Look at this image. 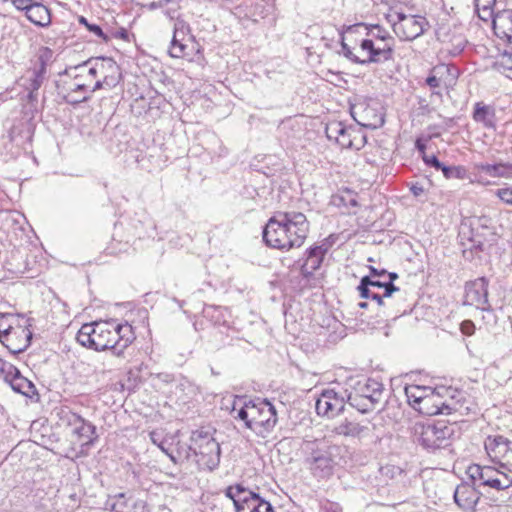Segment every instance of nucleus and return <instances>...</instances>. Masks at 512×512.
<instances>
[{
    "mask_svg": "<svg viewBox=\"0 0 512 512\" xmlns=\"http://www.w3.org/2000/svg\"><path fill=\"white\" fill-rule=\"evenodd\" d=\"M72 433L82 445H91L97 439L96 427L81 417L77 425L72 426Z\"/></svg>",
    "mask_w": 512,
    "mask_h": 512,
    "instance_id": "393cba45",
    "label": "nucleus"
},
{
    "mask_svg": "<svg viewBox=\"0 0 512 512\" xmlns=\"http://www.w3.org/2000/svg\"><path fill=\"white\" fill-rule=\"evenodd\" d=\"M91 64V61H87L79 66H76L72 69L73 72L83 73L84 78L86 77H96L99 72H102L105 68V65L108 66V69H110L113 72L118 71V67L116 66L115 62H113L111 59H100L95 62L93 66L89 65Z\"/></svg>",
    "mask_w": 512,
    "mask_h": 512,
    "instance_id": "b1692460",
    "label": "nucleus"
},
{
    "mask_svg": "<svg viewBox=\"0 0 512 512\" xmlns=\"http://www.w3.org/2000/svg\"><path fill=\"white\" fill-rule=\"evenodd\" d=\"M477 485L463 482L459 484L454 492L455 503L465 511L474 512L480 500L481 493L476 489Z\"/></svg>",
    "mask_w": 512,
    "mask_h": 512,
    "instance_id": "aec40b11",
    "label": "nucleus"
},
{
    "mask_svg": "<svg viewBox=\"0 0 512 512\" xmlns=\"http://www.w3.org/2000/svg\"><path fill=\"white\" fill-rule=\"evenodd\" d=\"M326 136L330 140H335L342 148L359 149L365 141V136H361L359 143H355L356 131L351 127L345 126L340 121H332L326 126Z\"/></svg>",
    "mask_w": 512,
    "mask_h": 512,
    "instance_id": "f3484780",
    "label": "nucleus"
},
{
    "mask_svg": "<svg viewBox=\"0 0 512 512\" xmlns=\"http://www.w3.org/2000/svg\"><path fill=\"white\" fill-rule=\"evenodd\" d=\"M29 319L25 320V325H18V329L9 333L7 339H0V342L8 349L12 354H18L25 351L31 342L32 332L28 329Z\"/></svg>",
    "mask_w": 512,
    "mask_h": 512,
    "instance_id": "a211bd4d",
    "label": "nucleus"
},
{
    "mask_svg": "<svg viewBox=\"0 0 512 512\" xmlns=\"http://www.w3.org/2000/svg\"><path fill=\"white\" fill-rule=\"evenodd\" d=\"M118 82V78L114 77V76H105L103 78V80H98L96 81L95 85L90 89V87L88 88V92L89 94L91 95L93 92H95L96 90H99L103 87H114Z\"/></svg>",
    "mask_w": 512,
    "mask_h": 512,
    "instance_id": "a19ab883",
    "label": "nucleus"
},
{
    "mask_svg": "<svg viewBox=\"0 0 512 512\" xmlns=\"http://www.w3.org/2000/svg\"><path fill=\"white\" fill-rule=\"evenodd\" d=\"M309 233V222L301 212H277L263 230V240L275 249L290 250L301 247Z\"/></svg>",
    "mask_w": 512,
    "mask_h": 512,
    "instance_id": "f03ea898",
    "label": "nucleus"
},
{
    "mask_svg": "<svg viewBox=\"0 0 512 512\" xmlns=\"http://www.w3.org/2000/svg\"><path fill=\"white\" fill-rule=\"evenodd\" d=\"M426 84L430 88H438L442 84V80L438 77V75L432 69L430 75L426 79Z\"/></svg>",
    "mask_w": 512,
    "mask_h": 512,
    "instance_id": "09e8293b",
    "label": "nucleus"
},
{
    "mask_svg": "<svg viewBox=\"0 0 512 512\" xmlns=\"http://www.w3.org/2000/svg\"><path fill=\"white\" fill-rule=\"evenodd\" d=\"M498 464L500 467L512 473V448Z\"/></svg>",
    "mask_w": 512,
    "mask_h": 512,
    "instance_id": "603ef678",
    "label": "nucleus"
},
{
    "mask_svg": "<svg viewBox=\"0 0 512 512\" xmlns=\"http://www.w3.org/2000/svg\"><path fill=\"white\" fill-rule=\"evenodd\" d=\"M464 305L474 306L482 311H491L488 300V280L479 277L465 285Z\"/></svg>",
    "mask_w": 512,
    "mask_h": 512,
    "instance_id": "dca6fc26",
    "label": "nucleus"
},
{
    "mask_svg": "<svg viewBox=\"0 0 512 512\" xmlns=\"http://www.w3.org/2000/svg\"><path fill=\"white\" fill-rule=\"evenodd\" d=\"M357 289L361 298L373 300L378 307L386 306L385 299L399 291L393 283L374 280L370 276L362 277Z\"/></svg>",
    "mask_w": 512,
    "mask_h": 512,
    "instance_id": "4468645a",
    "label": "nucleus"
},
{
    "mask_svg": "<svg viewBox=\"0 0 512 512\" xmlns=\"http://www.w3.org/2000/svg\"><path fill=\"white\" fill-rule=\"evenodd\" d=\"M410 191L414 196L418 197L424 193V188L422 185H419L418 183H416V184L411 185Z\"/></svg>",
    "mask_w": 512,
    "mask_h": 512,
    "instance_id": "6e6d98bb",
    "label": "nucleus"
},
{
    "mask_svg": "<svg viewBox=\"0 0 512 512\" xmlns=\"http://www.w3.org/2000/svg\"><path fill=\"white\" fill-rule=\"evenodd\" d=\"M393 31L400 40L412 41L424 33L425 18L394 12L389 15Z\"/></svg>",
    "mask_w": 512,
    "mask_h": 512,
    "instance_id": "ddd939ff",
    "label": "nucleus"
},
{
    "mask_svg": "<svg viewBox=\"0 0 512 512\" xmlns=\"http://www.w3.org/2000/svg\"><path fill=\"white\" fill-rule=\"evenodd\" d=\"M496 195L505 204L512 206V188L511 187H505V188L498 189L496 191Z\"/></svg>",
    "mask_w": 512,
    "mask_h": 512,
    "instance_id": "c03bdc74",
    "label": "nucleus"
},
{
    "mask_svg": "<svg viewBox=\"0 0 512 512\" xmlns=\"http://www.w3.org/2000/svg\"><path fill=\"white\" fill-rule=\"evenodd\" d=\"M340 510L341 509L337 504L331 503L328 507L325 508L324 512H340Z\"/></svg>",
    "mask_w": 512,
    "mask_h": 512,
    "instance_id": "680f3d73",
    "label": "nucleus"
},
{
    "mask_svg": "<svg viewBox=\"0 0 512 512\" xmlns=\"http://www.w3.org/2000/svg\"><path fill=\"white\" fill-rule=\"evenodd\" d=\"M46 77L47 71H44L43 69L41 70L37 67H33L28 71L29 84L27 85V89L29 90L30 97H33V93L38 91Z\"/></svg>",
    "mask_w": 512,
    "mask_h": 512,
    "instance_id": "7c9ffc66",
    "label": "nucleus"
},
{
    "mask_svg": "<svg viewBox=\"0 0 512 512\" xmlns=\"http://www.w3.org/2000/svg\"><path fill=\"white\" fill-rule=\"evenodd\" d=\"M492 18L495 34L499 38L512 41V12L503 11Z\"/></svg>",
    "mask_w": 512,
    "mask_h": 512,
    "instance_id": "5701e85b",
    "label": "nucleus"
},
{
    "mask_svg": "<svg viewBox=\"0 0 512 512\" xmlns=\"http://www.w3.org/2000/svg\"><path fill=\"white\" fill-rule=\"evenodd\" d=\"M466 474L474 485L489 487L502 491L512 487V477L493 466L472 464L468 466Z\"/></svg>",
    "mask_w": 512,
    "mask_h": 512,
    "instance_id": "1a4fd4ad",
    "label": "nucleus"
},
{
    "mask_svg": "<svg viewBox=\"0 0 512 512\" xmlns=\"http://www.w3.org/2000/svg\"><path fill=\"white\" fill-rule=\"evenodd\" d=\"M495 3L496 0H475V7L478 16L484 21H487L488 19L492 18Z\"/></svg>",
    "mask_w": 512,
    "mask_h": 512,
    "instance_id": "c9c22d12",
    "label": "nucleus"
},
{
    "mask_svg": "<svg viewBox=\"0 0 512 512\" xmlns=\"http://www.w3.org/2000/svg\"><path fill=\"white\" fill-rule=\"evenodd\" d=\"M350 113L360 126L368 129H377L385 122L383 107L374 98L356 99L350 106Z\"/></svg>",
    "mask_w": 512,
    "mask_h": 512,
    "instance_id": "9d476101",
    "label": "nucleus"
},
{
    "mask_svg": "<svg viewBox=\"0 0 512 512\" xmlns=\"http://www.w3.org/2000/svg\"><path fill=\"white\" fill-rule=\"evenodd\" d=\"M18 325H25L23 317L10 313H0V339L8 340L9 333L18 329Z\"/></svg>",
    "mask_w": 512,
    "mask_h": 512,
    "instance_id": "cd10ccee",
    "label": "nucleus"
},
{
    "mask_svg": "<svg viewBox=\"0 0 512 512\" xmlns=\"http://www.w3.org/2000/svg\"><path fill=\"white\" fill-rule=\"evenodd\" d=\"M484 447L490 459L499 463L512 449V441L502 435H490L485 439Z\"/></svg>",
    "mask_w": 512,
    "mask_h": 512,
    "instance_id": "412c9836",
    "label": "nucleus"
},
{
    "mask_svg": "<svg viewBox=\"0 0 512 512\" xmlns=\"http://www.w3.org/2000/svg\"><path fill=\"white\" fill-rule=\"evenodd\" d=\"M19 373L20 371L14 365L9 363L6 365L5 371L0 374L3 376L4 380L10 384L12 382V378H15Z\"/></svg>",
    "mask_w": 512,
    "mask_h": 512,
    "instance_id": "49530a36",
    "label": "nucleus"
},
{
    "mask_svg": "<svg viewBox=\"0 0 512 512\" xmlns=\"http://www.w3.org/2000/svg\"><path fill=\"white\" fill-rule=\"evenodd\" d=\"M369 269H370V274H371L372 277H383L387 273L385 269H380L379 270V269H377V268H375L373 266H370Z\"/></svg>",
    "mask_w": 512,
    "mask_h": 512,
    "instance_id": "4d7b16f0",
    "label": "nucleus"
},
{
    "mask_svg": "<svg viewBox=\"0 0 512 512\" xmlns=\"http://www.w3.org/2000/svg\"><path fill=\"white\" fill-rule=\"evenodd\" d=\"M441 171L447 179H464L466 177V169L462 166H445L441 168Z\"/></svg>",
    "mask_w": 512,
    "mask_h": 512,
    "instance_id": "58836bf2",
    "label": "nucleus"
},
{
    "mask_svg": "<svg viewBox=\"0 0 512 512\" xmlns=\"http://www.w3.org/2000/svg\"><path fill=\"white\" fill-rule=\"evenodd\" d=\"M17 10L27 11L35 2L34 0H11Z\"/></svg>",
    "mask_w": 512,
    "mask_h": 512,
    "instance_id": "8fccbe9b",
    "label": "nucleus"
},
{
    "mask_svg": "<svg viewBox=\"0 0 512 512\" xmlns=\"http://www.w3.org/2000/svg\"><path fill=\"white\" fill-rule=\"evenodd\" d=\"M26 17L35 25L47 27L51 23L50 10L40 2H35L26 12Z\"/></svg>",
    "mask_w": 512,
    "mask_h": 512,
    "instance_id": "a878e982",
    "label": "nucleus"
},
{
    "mask_svg": "<svg viewBox=\"0 0 512 512\" xmlns=\"http://www.w3.org/2000/svg\"><path fill=\"white\" fill-rule=\"evenodd\" d=\"M321 253V250H316L313 246L306 250V259L301 266V273L304 277L311 276L320 268L324 259Z\"/></svg>",
    "mask_w": 512,
    "mask_h": 512,
    "instance_id": "bb28decb",
    "label": "nucleus"
},
{
    "mask_svg": "<svg viewBox=\"0 0 512 512\" xmlns=\"http://www.w3.org/2000/svg\"><path fill=\"white\" fill-rule=\"evenodd\" d=\"M166 455L170 458V460H171L173 463H175V464L177 463V459H176V457H175L172 453H170V452L168 451V454H166Z\"/></svg>",
    "mask_w": 512,
    "mask_h": 512,
    "instance_id": "774afa93",
    "label": "nucleus"
},
{
    "mask_svg": "<svg viewBox=\"0 0 512 512\" xmlns=\"http://www.w3.org/2000/svg\"><path fill=\"white\" fill-rule=\"evenodd\" d=\"M415 435L418 442L427 450L445 448L449 445L453 429L445 422L416 424Z\"/></svg>",
    "mask_w": 512,
    "mask_h": 512,
    "instance_id": "9b49d317",
    "label": "nucleus"
},
{
    "mask_svg": "<svg viewBox=\"0 0 512 512\" xmlns=\"http://www.w3.org/2000/svg\"><path fill=\"white\" fill-rule=\"evenodd\" d=\"M170 0H135L139 5L147 7L149 10H155L168 3Z\"/></svg>",
    "mask_w": 512,
    "mask_h": 512,
    "instance_id": "37998d69",
    "label": "nucleus"
},
{
    "mask_svg": "<svg viewBox=\"0 0 512 512\" xmlns=\"http://www.w3.org/2000/svg\"><path fill=\"white\" fill-rule=\"evenodd\" d=\"M134 339L132 326L115 321L86 323L79 329L76 340L86 348L95 351L113 349L120 354Z\"/></svg>",
    "mask_w": 512,
    "mask_h": 512,
    "instance_id": "7ed1b4c3",
    "label": "nucleus"
},
{
    "mask_svg": "<svg viewBox=\"0 0 512 512\" xmlns=\"http://www.w3.org/2000/svg\"><path fill=\"white\" fill-rule=\"evenodd\" d=\"M73 71L67 72L73 77V81L68 83L64 99L67 103L77 105L90 99L88 88L90 85L82 81L83 73L72 74Z\"/></svg>",
    "mask_w": 512,
    "mask_h": 512,
    "instance_id": "6ab92c4d",
    "label": "nucleus"
},
{
    "mask_svg": "<svg viewBox=\"0 0 512 512\" xmlns=\"http://www.w3.org/2000/svg\"><path fill=\"white\" fill-rule=\"evenodd\" d=\"M383 398V385L374 380L367 379L357 382L353 391L347 396L350 406L361 413H367L376 408Z\"/></svg>",
    "mask_w": 512,
    "mask_h": 512,
    "instance_id": "0eeeda50",
    "label": "nucleus"
},
{
    "mask_svg": "<svg viewBox=\"0 0 512 512\" xmlns=\"http://www.w3.org/2000/svg\"><path fill=\"white\" fill-rule=\"evenodd\" d=\"M433 70L445 85L455 83L459 75L458 69L455 66L448 64L436 65L433 67Z\"/></svg>",
    "mask_w": 512,
    "mask_h": 512,
    "instance_id": "c756f323",
    "label": "nucleus"
},
{
    "mask_svg": "<svg viewBox=\"0 0 512 512\" xmlns=\"http://www.w3.org/2000/svg\"><path fill=\"white\" fill-rule=\"evenodd\" d=\"M230 413L244 428L262 438L273 431L278 421L276 408L267 399L235 396Z\"/></svg>",
    "mask_w": 512,
    "mask_h": 512,
    "instance_id": "20e7f679",
    "label": "nucleus"
},
{
    "mask_svg": "<svg viewBox=\"0 0 512 512\" xmlns=\"http://www.w3.org/2000/svg\"><path fill=\"white\" fill-rule=\"evenodd\" d=\"M169 55L173 58H186L190 54L188 46L185 44V38L173 37L169 47Z\"/></svg>",
    "mask_w": 512,
    "mask_h": 512,
    "instance_id": "f704fd0d",
    "label": "nucleus"
},
{
    "mask_svg": "<svg viewBox=\"0 0 512 512\" xmlns=\"http://www.w3.org/2000/svg\"><path fill=\"white\" fill-rule=\"evenodd\" d=\"M415 147L417 148V150L419 152L424 153V151L426 149V144L421 139H417L416 142H415Z\"/></svg>",
    "mask_w": 512,
    "mask_h": 512,
    "instance_id": "bf43d9fd",
    "label": "nucleus"
},
{
    "mask_svg": "<svg viewBox=\"0 0 512 512\" xmlns=\"http://www.w3.org/2000/svg\"><path fill=\"white\" fill-rule=\"evenodd\" d=\"M190 450L199 457L198 462L209 470L215 469L220 462V445L209 434L193 432L191 436Z\"/></svg>",
    "mask_w": 512,
    "mask_h": 512,
    "instance_id": "f8f14e48",
    "label": "nucleus"
},
{
    "mask_svg": "<svg viewBox=\"0 0 512 512\" xmlns=\"http://www.w3.org/2000/svg\"><path fill=\"white\" fill-rule=\"evenodd\" d=\"M345 405V395L343 393L327 388L322 390L317 398L315 409L319 416L332 419L344 411Z\"/></svg>",
    "mask_w": 512,
    "mask_h": 512,
    "instance_id": "2eb2a0df",
    "label": "nucleus"
},
{
    "mask_svg": "<svg viewBox=\"0 0 512 512\" xmlns=\"http://www.w3.org/2000/svg\"><path fill=\"white\" fill-rule=\"evenodd\" d=\"M10 386L14 391L21 393L25 396H29L30 394L34 393V391H35L34 384L31 381H29L27 378L22 376L21 373H19L17 376H15V378H12V382L10 383Z\"/></svg>",
    "mask_w": 512,
    "mask_h": 512,
    "instance_id": "473e14b6",
    "label": "nucleus"
},
{
    "mask_svg": "<svg viewBox=\"0 0 512 512\" xmlns=\"http://www.w3.org/2000/svg\"><path fill=\"white\" fill-rule=\"evenodd\" d=\"M91 33L95 34L96 36L102 38L103 40L107 41L108 38L104 34L102 28L97 24H90L87 28Z\"/></svg>",
    "mask_w": 512,
    "mask_h": 512,
    "instance_id": "5fc2aeb1",
    "label": "nucleus"
},
{
    "mask_svg": "<svg viewBox=\"0 0 512 512\" xmlns=\"http://www.w3.org/2000/svg\"><path fill=\"white\" fill-rule=\"evenodd\" d=\"M496 69L506 74L512 72V49L504 51L495 62Z\"/></svg>",
    "mask_w": 512,
    "mask_h": 512,
    "instance_id": "4c0bfd02",
    "label": "nucleus"
},
{
    "mask_svg": "<svg viewBox=\"0 0 512 512\" xmlns=\"http://www.w3.org/2000/svg\"><path fill=\"white\" fill-rule=\"evenodd\" d=\"M336 445H332L325 438L306 440L302 444L304 463L312 475L325 479L333 474L336 465Z\"/></svg>",
    "mask_w": 512,
    "mask_h": 512,
    "instance_id": "39448f33",
    "label": "nucleus"
},
{
    "mask_svg": "<svg viewBox=\"0 0 512 512\" xmlns=\"http://www.w3.org/2000/svg\"><path fill=\"white\" fill-rule=\"evenodd\" d=\"M461 332L467 336H471L475 332V325L471 320H465L461 323Z\"/></svg>",
    "mask_w": 512,
    "mask_h": 512,
    "instance_id": "864d4df0",
    "label": "nucleus"
},
{
    "mask_svg": "<svg viewBox=\"0 0 512 512\" xmlns=\"http://www.w3.org/2000/svg\"><path fill=\"white\" fill-rule=\"evenodd\" d=\"M393 37L379 25L358 23L341 34L342 54L353 63L367 65L393 59Z\"/></svg>",
    "mask_w": 512,
    "mask_h": 512,
    "instance_id": "f257e3e1",
    "label": "nucleus"
},
{
    "mask_svg": "<svg viewBox=\"0 0 512 512\" xmlns=\"http://www.w3.org/2000/svg\"><path fill=\"white\" fill-rule=\"evenodd\" d=\"M79 23L84 25L86 28H88V26L91 24L84 16L79 17Z\"/></svg>",
    "mask_w": 512,
    "mask_h": 512,
    "instance_id": "69168bd1",
    "label": "nucleus"
},
{
    "mask_svg": "<svg viewBox=\"0 0 512 512\" xmlns=\"http://www.w3.org/2000/svg\"><path fill=\"white\" fill-rule=\"evenodd\" d=\"M333 245L332 236H329L328 238L324 239L320 244L314 245L313 247L316 250H321V254L325 257L326 253L329 251V249Z\"/></svg>",
    "mask_w": 512,
    "mask_h": 512,
    "instance_id": "de8ad7c7",
    "label": "nucleus"
},
{
    "mask_svg": "<svg viewBox=\"0 0 512 512\" xmlns=\"http://www.w3.org/2000/svg\"><path fill=\"white\" fill-rule=\"evenodd\" d=\"M54 52L49 47H41L37 52V61L34 67L47 71V66L53 62Z\"/></svg>",
    "mask_w": 512,
    "mask_h": 512,
    "instance_id": "e433bc0d",
    "label": "nucleus"
},
{
    "mask_svg": "<svg viewBox=\"0 0 512 512\" xmlns=\"http://www.w3.org/2000/svg\"><path fill=\"white\" fill-rule=\"evenodd\" d=\"M165 15L171 19L175 20L178 16L176 15V10L168 9L165 11Z\"/></svg>",
    "mask_w": 512,
    "mask_h": 512,
    "instance_id": "e2e57ef3",
    "label": "nucleus"
},
{
    "mask_svg": "<svg viewBox=\"0 0 512 512\" xmlns=\"http://www.w3.org/2000/svg\"><path fill=\"white\" fill-rule=\"evenodd\" d=\"M405 395L409 404L417 411L426 415H449L459 410L458 402L452 400L450 402H441L434 395L430 388L425 386L410 385L405 387Z\"/></svg>",
    "mask_w": 512,
    "mask_h": 512,
    "instance_id": "423d86ee",
    "label": "nucleus"
},
{
    "mask_svg": "<svg viewBox=\"0 0 512 512\" xmlns=\"http://www.w3.org/2000/svg\"><path fill=\"white\" fill-rule=\"evenodd\" d=\"M225 495L233 501L236 512H275L269 501L243 484L227 487Z\"/></svg>",
    "mask_w": 512,
    "mask_h": 512,
    "instance_id": "6e6552de",
    "label": "nucleus"
},
{
    "mask_svg": "<svg viewBox=\"0 0 512 512\" xmlns=\"http://www.w3.org/2000/svg\"><path fill=\"white\" fill-rule=\"evenodd\" d=\"M388 278H389V280L387 282L393 283V281L398 278V275L396 273L392 272V273L388 274Z\"/></svg>",
    "mask_w": 512,
    "mask_h": 512,
    "instance_id": "338daca9",
    "label": "nucleus"
},
{
    "mask_svg": "<svg viewBox=\"0 0 512 512\" xmlns=\"http://www.w3.org/2000/svg\"><path fill=\"white\" fill-rule=\"evenodd\" d=\"M115 36L120 38V39L127 40L128 39V32H127L126 29L121 28L120 30H118L116 32Z\"/></svg>",
    "mask_w": 512,
    "mask_h": 512,
    "instance_id": "052dcab7",
    "label": "nucleus"
},
{
    "mask_svg": "<svg viewBox=\"0 0 512 512\" xmlns=\"http://www.w3.org/2000/svg\"><path fill=\"white\" fill-rule=\"evenodd\" d=\"M475 168L488 174L491 177H503L512 178V164L499 163V164H487L479 163L475 165Z\"/></svg>",
    "mask_w": 512,
    "mask_h": 512,
    "instance_id": "c85d7f7f",
    "label": "nucleus"
},
{
    "mask_svg": "<svg viewBox=\"0 0 512 512\" xmlns=\"http://www.w3.org/2000/svg\"><path fill=\"white\" fill-rule=\"evenodd\" d=\"M423 160L427 165L434 167L436 170H441V168L444 165L438 160V158L435 155H424Z\"/></svg>",
    "mask_w": 512,
    "mask_h": 512,
    "instance_id": "3c124183",
    "label": "nucleus"
},
{
    "mask_svg": "<svg viewBox=\"0 0 512 512\" xmlns=\"http://www.w3.org/2000/svg\"><path fill=\"white\" fill-rule=\"evenodd\" d=\"M471 226L472 230H479L483 229L486 230L487 233H484V235H495V221L492 217L487 215H481L478 217H474L471 220Z\"/></svg>",
    "mask_w": 512,
    "mask_h": 512,
    "instance_id": "2f4dec72",
    "label": "nucleus"
},
{
    "mask_svg": "<svg viewBox=\"0 0 512 512\" xmlns=\"http://www.w3.org/2000/svg\"><path fill=\"white\" fill-rule=\"evenodd\" d=\"M60 419L63 423L70 426L72 428L73 425H77L79 423V419H81V416L72 412L68 408H61L59 412Z\"/></svg>",
    "mask_w": 512,
    "mask_h": 512,
    "instance_id": "ea45409f",
    "label": "nucleus"
},
{
    "mask_svg": "<svg viewBox=\"0 0 512 512\" xmlns=\"http://www.w3.org/2000/svg\"><path fill=\"white\" fill-rule=\"evenodd\" d=\"M8 364H9V362L0 358V373H3V371H5L6 365H8Z\"/></svg>",
    "mask_w": 512,
    "mask_h": 512,
    "instance_id": "0e129e2a",
    "label": "nucleus"
},
{
    "mask_svg": "<svg viewBox=\"0 0 512 512\" xmlns=\"http://www.w3.org/2000/svg\"><path fill=\"white\" fill-rule=\"evenodd\" d=\"M150 440L156 445L163 453L168 454V449L164 445V440L161 434L157 431H152L149 434Z\"/></svg>",
    "mask_w": 512,
    "mask_h": 512,
    "instance_id": "a18cd8bd",
    "label": "nucleus"
},
{
    "mask_svg": "<svg viewBox=\"0 0 512 512\" xmlns=\"http://www.w3.org/2000/svg\"><path fill=\"white\" fill-rule=\"evenodd\" d=\"M189 33V25L179 16L175 19L173 37L185 38Z\"/></svg>",
    "mask_w": 512,
    "mask_h": 512,
    "instance_id": "79ce46f5",
    "label": "nucleus"
},
{
    "mask_svg": "<svg viewBox=\"0 0 512 512\" xmlns=\"http://www.w3.org/2000/svg\"><path fill=\"white\" fill-rule=\"evenodd\" d=\"M474 119L477 122L484 123L487 127H492L494 124V111L488 106H481L477 103L474 111Z\"/></svg>",
    "mask_w": 512,
    "mask_h": 512,
    "instance_id": "72a5a7b5",
    "label": "nucleus"
},
{
    "mask_svg": "<svg viewBox=\"0 0 512 512\" xmlns=\"http://www.w3.org/2000/svg\"><path fill=\"white\" fill-rule=\"evenodd\" d=\"M464 47H465L464 42L460 41L455 46V48L451 51V54L454 55V56L458 55L459 53H461L463 51Z\"/></svg>",
    "mask_w": 512,
    "mask_h": 512,
    "instance_id": "13d9d810",
    "label": "nucleus"
},
{
    "mask_svg": "<svg viewBox=\"0 0 512 512\" xmlns=\"http://www.w3.org/2000/svg\"><path fill=\"white\" fill-rule=\"evenodd\" d=\"M331 431L337 436L360 439L369 435L370 428L368 424L345 418L336 423Z\"/></svg>",
    "mask_w": 512,
    "mask_h": 512,
    "instance_id": "4be33fe9",
    "label": "nucleus"
}]
</instances>
